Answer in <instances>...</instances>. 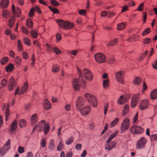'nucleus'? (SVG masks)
<instances>
[{
    "label": "nucleus",
    "mask_w": 157,
    "mask_h": 157,
    "mask_svg": "<svg viewBox=\"0 0 157 157\" xmlns=\"http://www.w3.org/2000/svg\"><path fill=\"white\" fill-rule=\"evenodd\" d=\"M78 70L79 75L78 79L76 78H74L72 83V86L75 90H78L81 86L83 89H85L86 86V82L83 80L82 72L78 68Z\"/></svg>",
    "instance_id": "obj_1"
},
{
    "label": "nucleus",
    "mask_w": 157,
    "mask_h": 157,
    "mask_svg": "<svg viewBox=\"0 0 157 157\" xmlns=\"http://www.w3.org/2000/svg\"><path fill=\"white\" fill-rule=\"evenodd\" d=\"M37 128L40 131L43 130L45 134L47 135L50 130V127L49 124L45 122L44 120H42L39 122L37 125L34 126L33 130Z\"/></svg>",
    "instance_id": "obj_2"
},
{
    "label": "nucleus",
    "mask_w": 157,
    "mask_h": 157,
    "mask_svg": "<svg viewBox=\"0 0 157 157\" xmlns=\"http://www.w3.org/2000/svg\"><path fill=\"white\" fill-rule=\"evenodd\" d=\"M84 96L86 99L89 104L92 105L93 107H96L97 106V101L94 96L88 93H85L84 94Z\"/></svg>",
    "instance_id": "obj_3"
},
{
    "label": "nucleus",
    "mask_w": 157,
    "mask_h": 157,
    "mask_svg": "<svg viewBox=\"0 0 157 157\" xmlns=\"http://www.w3.org/2000/svg\"><path fill=\"white\" fill-rule=\"evenodd\" d=\"M56 22L60 27L66 29H70L74 26L73 23L65 21L62 20H58L56 21Z\"/></svg>",
    "instance_id": "obj_4"
},
{
    "label": "nucleus",
    "mask_w": 157,
    "mask_h": 157,
    "mask_svg": "<svg viewBox=\"0 0 157 157\" xmlns=\"http://www.w3.org/2000/svg\"><path fill=\"white\" fill-rule=\"evenodd\" d=\"M28 84L26 82H25L24 85L19 89V87L17 88L15 93V95L18 94L21 95L24 94L28 89Z\"/></svg>",
    "instance_id": "obj_5"
},
{
    "label": "nucleus",
    "mask_w": 157,
    "mask_h": 157,
    "mask_svg": "<svg viewBox=\"0 0 157 157\" xmlns=\"http://www.w3.org/2000/svg\"><path fill=\"white\" fill-rule=\"evenodd\" d=\"M131 133L133 134H140L144 132V129L142 127L134 125L132 126L130 129Z\"/></svg>",
    "instance_id": "obj_6"
},
{
    "label": "nucleus",
    "mask_w": 157,
    "mask_h": 157,
    "mask_svg": "<svg viewBox=\"0 0 157 157\" xmlns=\"http://www.w3.org/2000/svg\"><path fill=\"white\" fill-rule=\"evenodd\" d=\"M147 142V140L146 138L143 137L137 142L136 144V148L137 149H141L144 148Z\"/></svg>",
    "instance_id": "obj_7"
},
{
    "label": "nucleus",
    "mask_w": 157,
    "mask_h": 157,
    "mask_svg": "<svg viewBox=\"0 0 157 157\" xmlns=\"http://www.w3.org/2000/svg\"><path fill=\"white\" fill-rule=\"evenodd\" d=\"M94 58L96 61L99 63H105L106 61V58L105 56L102 53H98L94 55Z\"/></svg>",
    "instance_id": "obj_8"
},
{
    "label": "nucleus",
    "mask_w": 157,
    "mask_h": 157,
    "mask_svg": "<svg viewBox=\"0 0 157 157\" xmlns=\"http://www.w3.org/2000/svg\"><path fill=\"white\" fill-rule=\"evenodd\" d=\"M130 126V121L127 118H125L123 121L121 127V129L122 132L126 131Z\"/></svg>",
    "instance_id": "obj_9"
},
{
    "label": "nucleus",
    "mask_w": 157,
    "mask_h": 157,
    "mask_svg": "<svg viewBox=\"0 0 157 157\" xmlns=\"http://www.w3.org/2000/svg\"><path fill=\"white\" fill-rule=\"evenodd\" d=\"M124 73L123 71H119L116 73L115 77L116 80L120 83L123 84L124 82Z\"/></svg>",
    "instance_id": "obj_10"
},
{
    "label": "nucleus",
    "mask_w": 157,
    "mask_h": 157,
    "mask_svg": "<svg viewBox=\"0 0 157 157\" xmlns=\"http://www.w3.org/2000/svg\"><path fill=\"white\" fill-rule=\"evenodd\" d=\"M10 140L9 139L2 148L1 149L0 148V151L1 153V157L3 156L10 149Z\"/></svg>",
    "instance_id": "obj_11"
},
{
    "label": "nucleus",
    "mask_w": 157,
    "mask_h": 157,
    "mask_svg": "<svg viewBox=\"0 0 157 157\" xmlns=\"http://www.w3.org/2000/svg\"><path fill=\"white\" fill-rule=\"evenodd\" d=\"M83 74L86 79L89 81H91L93 79V75L89 70L84 69L83 70Z\"/></svg>",
    "instance_id": "obj_12"
},
{
    "label": "nucleus",
    "mask_w": 157,
    "mask_h": 157,
    "mask_svg": "<svg viewBox=\"0 0 157 157\" xmlns=\"http://www.w3.org/2000/svg\"><path fill=\"white\" fill-rule=\"evenodd\" d=\"M16 86L15 81L12 77L10 78L9 83L8 85V90L9 91H12Z\"/></svg>",
    "instance_id": "obj_13"
},
{
    "label": "nucleus",
    "mask_w": 157,
    "mask_h": 157,
    "mask_svg": "<svg viewBox=\"0 0 157 157\" xmlns=\"http://www.w3.org/2000/svg\"><path fill=\"white\" fill-rule=\"evenodd\" d=\"M149 105V101L147 99L143 100L140 102L139 106V109L140 110L147 109Z\"/></svg>",
    "instance_id": "obj_14"
},
{
    "label": "nucleus",
    "mask_w": 157,
    "mask_h": 157,
    "mask_svg": "<svg viewBox=\"0 0 157 157\" xmlns=\"http://www.w3.org/2000/svg\"><path fill=\"white\" fill-rule=\"evenodd\" d=\"M106 144L105 145V150L108 151H110L115 147L117 144V143L115 141L108 142L106 141Z\"/></svg>",
    "instance_id": "obj_15"
},
{
    "label": "nucleus",
    "mask_w": 157,
    "mask_h": 157,
    "mask_svg": "<svg viewBox=\"0 0 157 157\" xmlns=\"http://www.w3.org/2000/svg\"><path fill=\"white\" fill-rule=\"evenodd\" d=\"M85 103V101L84 99L82 97H79L76 102V106L77 109L78 110H80L82 106L84 105Z\"/></svg>",
    "instance_id": "obj_16"
},
{
    "label": "nucleus",
    "mask_w": 157,
    "mask_h": 157,
    "mask_svg": "<svg viewBox=\"0 0 157 157\" xmlns=\"http://www.w3.org/2000/svg\"><path fill=\"white\" fill-rule=\"evenodd\" d=\"M9 108V106L8 104H4L2 105V110L5 111L6 120V121L8 120L9 116L10 114Z\"/></svg>",
    "instance_id": "obj_17"
},
{
    "label": "nucleus",
    "mask_w": 157,
    "mask_h": 157,
    "mask_svg": "<svg viewBox=\"0 0 157 157\" xmlns=\"http://www.w3.org/2000/svg\"><path fill=\"white\" fill-rule=\"evenodd\" d=\"M139 98V94L135 95L132 97L131 104L132 107L134 108L136 106L140 100Z\"/></svg>",
    "instance_id": "obj_18"
},
{
    "label": "nucleus",
    "mask_w": 157,
    "mask_h": 157,
    "mask_svg": "<svg viewBox=\"0 0 157 157\" xmlns=\"http://www.w3.org/2000/svg\"><path fill=\"white\" fill-rule=\"evenodd\" d=\"M79 111H80L82 115H86L89 113L91 111V107L90 106H87L81 109Z\"/></svg>",
    "instance_id": "obj_19"
},
{
    "label": "nucleus",
    "mask_w": 157,
    "mask_h": 157,
    "mask_svg": "<svg viewBox=\"0 0 157 157\" xmlns=\"http://www.w3.org/2000/svg\"><path fill=\"white\" fill-rule=\"evenodd\" d=\"M12 11L16 16L19 17L21 15V10L18 7H17L16 9H15V6L14 5H13L12 6Z\"/></svg>",
    "instance_id": "obj_20"
},
{
    "label": "nucleus",
    "mask_w": 157,
    "mask_h": 157,
    "mask_svg": "<svg viewBox=\"0 0 157 157\" xmlns=\"http://www.w3.org/2000/svg\"><path fill=\"white\" fill-rule=\"evenodd\" d=\"M38 115L36 113H35L31 117L30 122L31 124L32 125L34 124L38 121Z\"/></svg>",
    "instance_id": "obj_21"
},
{
    "label": "nucleus",
    "mask_w": 157,
    "mask_h": 157,
    "mask_svg": "<svg viewBox=\"0 0 157 157\" xmlns=\"http://www.w3.org/2000/svg\"><path fill=\"white\" fill-rule=\"evenodd\" d=\"M17 122L16 120H15L11 124L10 130V133L11 134L15 131L17 128Z\"/></svg>",
    "instance_id": "obj_22"
},
{
    "label": "nucleus",
    "mask_w": 157,
    "mask_h": 157,
    "mask_svg": "<svg viewBox=\"0 0 157 157\" xmlns=\"http://www.w3.org/2000/svg\"><path fill=\"white\" fill-rule=\"evenodd\" d=\"M43 106L45 109L48 110L51 108V104L47 99H46L43 103Z\"/></svg>",
    "instance_id": "obj_23"
},
{
    "label": "nucleus",
    "mask_w": 157,
    "mask_h": 157,
    "mask_svg": "<svg viewBox=\"0 0 157 157\" xmlns=\"http://www.w3.org/2000/svg\"><path fill=\"white\" fill-rule=\"evenodd\" d=\"M64 145L63 143L62 138H60L57 147V150L58 151H61L64 148Z\"/></svg>",
    "instance_id": "obj_24"
},
{
    "label": "nucleus",
    "mask_w": 157,
    "mask_h": 157,
    "mask_svg": "<svg viewBox=\"0 0 157 157\" xmlns=\"http://www.w3.org/2000/svg\"><path fill=\"white\" fill-rule=\"evenodd\" d=\"M151 98L155 100L157 98V89L152 90L150 93Z\"/></svg>",
    "instance_id": "obj_25"
},
{
    "label": "nucleus",
    "mask_w": 157,
    "mask_h": 157,
    "mask_svg": "<svg viewBox=\"0 0 157 157\" xmlns=\"http://www.w3.org/2000/svg\"><path fill=\"white\" fill-rule=\"evenodd\" d=\"M56 147L55 140L52 139L51 140L48 144V147L49 149L54 150Z\"/></svg>",
    "instance_id": "obj_26"
},
{
    "label": "nucleus",
    "mask_w": 157,
    "mask_h": 157,
    "mask_svg": "<svg viewBox=\"0 0 157 157\" xmlns=\"http://www.w3.org/2000/svg\"><path fill=\"white\" fill-rule=\"evenodd\" d=\"M127 101L126 98L121 95L117 100V102L119 105H122L125 103Z\"/></svg>",
    "instance_id": "obj_27"
},
{
    "label": "nucleus",
    "mask_w": 157,
    "mask_h": 157,
    "mask_svg": "<svg viewBox=\"0 0 157 157\" xmlns=\"http://www.w3.org/2000/svg\"><path fill=\"white\" fill-rule=\"evenodd\" d=\"M26 26L29 29H32L33 26V23L31 19L28 18L26 21Z\"/></svg>",
    "instance_id": "obj_28"
},
{
    "label": "nucleus",
    "mask_w": 157,
    "mask_h": 157,
    "mask_svg": "<svg viewBox=\"0 0 157 157\" xmlns=\"http://www.w3.org/2000/svg\"><path fill=\"white\" fill-rule=\"evenodd\" d=\"M9 3V0H2L0 6L2 8L6 7Z\"/></svg>",
    "instance_id": "obj_29"
},
{
    "label": "nucleus",
    "mask_w": 157,
    "mask_h": 157,
    "mask_svg": "<svg viewBox=\"0 0 157 157\" xmlns=\"http://www.w3.org/2000/svg\"><path fill=\"white\" fill-rule=\"evenodd\" d=\"M117 43V39H115L111 40L106 44L108 47L113 46L116 45Z\"/></svg>",
    "instance_id": "obj_30"
},
{
    "label": "nucleus",
    "mask_w": 157,
    "mask_h": 157,
    "mask_svg": "<svg viewBox=\"0 0 157 157\" xmlns=\"http://www.w3.org/2000/svg\"><path fill=\"white\" fill-rule=\"evenodd\" d=\"M126 25V23H121L117 25V29L119 30H123L124 29Z\"/></svg>",
    "instance_id": "obj_31"
},
{
    "label": "nucleus",
    "mask_w": 157,
    "mask_h": 157,
    "mask_svg": "<svg viewBox=\"0 0 157 157\" xmlns=\"http://www.w3.org/2000/svg\"><path fill=\"white\" fill-rule=\"evenodd\" d=\"M60 67L58 65L54 64L52 67V71L53 73H57L59 71Z\"/></svg>",
    "instance_id": "obj_32"
},
{
    "label": "nucleus",
    "mask_w": 157,
    "mask_h": 157,
    "mask_svg": "<svg viewBox=\"0 0 157 157\" xmlns=\"http://www.w3.org/2000/svg\"><path fill=\"white\" fill-rule=\"evenodd\" d=\"M22 59L21 57L17 56L15 59L14 61L17 66H19L21 62Z\"/></svg>",
    "instance_id": "obj_33"
},
{
    "label": "nucleus",
    "mask_w": 157,
    "mask_h": 157,
    "mask_svg": "<svg viewBox=\"0 0 157 157\" xmlns=\"http://www.w3.org/2000/svg\"><path fill=\"white\" fill-rule=\"evenodd\" d=\"M109 79H106L103 81V85L104 89H108L109 87Z\"/></svg>",
    "instance_id": "obj_34"
},
{
    "label": "nucleus",
    "mask_w": 157,
    "mask_h": 157,
    "mask_svg": "<svg viewBox=\"0 0 157 157\" xmlns=\"http://www.w3.org/2000/svg\"><path fill=\"white\" fill-rule=\"evenodd\" d=\"M15 21V18L14 16L10 17L9 22V25L10 28L13 27Z\"/></svg>",
    "instance_id": "obj_35"
},
{
    "label": "nucleus",
    "mask_w": 157,
    "mask_h": 157,
    "mask_svg": "<svg viewBox=\"0 0 157 157\" xmlns=\"http://www.w3.org/2000/svg\"><path fill=\"white\" fill-rule=\"evenodd\" d=\"M19 127L21 128L25 127L26 125V122L24 119H21L19 121Z\"/></svg>",
    "instance_id": "obj_36"
},
{
    "label": "nucleus",
    "mask_w": 157,
    "mask_h": 157,
    "mask_svg": "<svg viewBox=\"0 0 157 157\" xmlns=\"http://www.w3.org/2000/svg\"><path fill=\"white\" fill-rule=\"evenodd\" d=\"M2 15L4 17L7 18L10 16V11L5 10L2 12Z\"/></svg>",
    "instance_id": "obj_37"
},
{
    "label": "nucleus",
    "mask_w": 157,
    "mask_h": 157,
    "mask_svg": "<svg viewBox=\"0 0 157 157\" xmlns=\"http://www.w3.org/2000/svg\"><path fill=\"white\" fill-rule=\"evenodd\" d=\"M117 131H116L113 133L110 136L108 140H107L106 141H107L108 142H111V141L113 139L117 136Z\"/></svg>",
    "instance_id": "obj_38"
},
{
    "label": "nucleus",
    "mask_w": 157,
    "mask_h": 157,
    "mask_svg": "<svg viewBox=\"0 0 157 157\" xmlns=\"http://www.w3.org/2000/svg\"><path fill=\"white\" fill-rule=\"evenodd\" d=\"M129 106L127 105H126L124 108L122 112L123 116H125L126 114L129 111Z\"/></svg>",
    "instance_id": "obj_39"
},
{
    "label": "nucleus",
    "mask_w": 157,
    "mask_h": 157,
    "mask_svg": "<svg viewBox=\"0 0 157 157\" xmlns=\"http://www.w3.org/2000/svg\"><path fill=\"white\" fill-rule=\"evenodd\" d=\"M13 65L12 64H10L6 67V70L8 72H9L13 70Z\"/></svg>",
    "instance_id": "obj_40"
},
{
    "label": "nucleus",
    "mask_w": 157,
    "mask_h": 157,
    "mask_svg": "<svg viewBox=\"0 0 157 157\" xmlns=\"http://www.w3.org/2000/svg\"><path fill=\"white\" fill-rule=\"evenodd\" d=\"M119 121V119L118 118H116L110 124V127H112L117 125Z\"/></svg>",
    "instance_id": "obj_41"
},
{
    "label": "nucleus",
    "mask_w": 157,
    "mask_h": 157,
    "mask_svg": "<svg viewBox=\"0 0 157 157\" xmlns=\"http://www.w3.org/2000/svg\"><path fill=\"white\" fill-rule=\"evenodd\" d=\"M141 82V80L140 78L139 77H136L133 81V83L136 85H139Z\"/></svg>",
    "instance_id": "obj_42"
},
{
    "label": "nucleus",
    "mask_w": 157,
    "mask_h": 157,
    "mask_svg": "<svg viewBox=\"0 0 157 157\" xmlns=\"http://www.w3.org/2000/svg\"><path fill=\"white\" fill-rule=\"evenodd\" d=\"M31 36L34 38H36L38 36V34L37 32L34 30H32L30 31Z\"/></svg>",
    "instance_id": "obj_43"
},
{
    "label": "nucleus",
    "mask_w": 157,
    "mask_h": 157,
    "mask_svg": "<svg viewBox=\"0 0 157 157\" xmlns=\"http://www.w3.org/2000/svg\"><path fill=\"white\" fill-rule=\"evenodd\" d=\"M74 141L73 138L70 137L66 141L65 144L67 145H69L71 144Z\"/></svg>",
    "instance_id": "obj_44"
},
{
    "label": "nucleus",
    "mask_w": 157,
    "mask_h": 157,
    "mask_svg": "<svg viewBox=\"0 0 157 157\" xmlns=\"http://www.w3.org/2000/svg\"><path fill=\"white\" fill-rule=\"evenodd\" d=\"M17 48L18 51H22L23 50V46L21 41L18 40L17 41Z\"/></svg>",
    "instance_id": "obj_45"
},
{
    "label": "nucleus",
    "mask_w": 157,
    "mask_h": 157,
    "mask_svg": "<svg viewBox=\"0 0 157 157\" xmlns=\"http://www.w3.org/2000/svg\"><path fill=\"white\" fill-rule=\"evenodd\" d=\"M9 58L7 57H4L1 59V63L2 65H4L7 62Z\"/></svg>",
    "instance_id": "obj_46"
},
{
    "label": "nucleus",
    "mask_w": 157,
    "mask_h": 157,
    "mask_svg": "<svg viewBox=\"0 0 157 157\" xmlns=\"http://www.w3.org/2000/svg\"><path fill=\"white\" fill-rule=\"evenodd\" d=\"M23 41L24 43L30 46L31 45V41L30 40L27 38H24L23 39Z\"/></svg>",
    "instance_id": "obj_47"
},
{
    "label": "nucleus",
    "mask_w": 157,
    "mask_h": 157,
    "mask_svg": "<svg viewBox=\"0 0 157 157\" xmlns=\"http://www.w3.org/2000/svg\"><path fill=\"white\" fill-rule=\"evenodd\" d=\"M48 8L52 12L54 13H59V11L56 8H52L51 6H48Z\"/></svg>",
    "instance_id": "obj_48"
},
{
    "label": "nucleus",
    "mask_w": 157,
    "mask_h": 157,
    "mask_svg": "<svg viewBox=\"0 0 157 157\" xmlns=\"http://www.w3.org/2000/svg\"><path fill=\"white\" fill-rule=\"evenodd\" d=\"M151 31V30L149 28H147L144 30L142 33V35L143 36L146 35L149 33Z\"/></svg>",
    "instance_id": "obj_49"
},
{
    "label": "nucleus",
    "mask_w": 157,
    "mask_h": 157,
    "mask_svg": "<svg viewBox=\"0 0 157 157\" xmlns=\"http://www.w3.org/2000/svg\"><path fill=\"white\" fill-rule=\"evenodd\" d=\"M50 3L52 5L55 6H57L60 5V4L55 0H51Z\"/></svg>",
    "instance_id": "obj_50"
},
{
    "label": "nucleus",
    "mask_w": 157,
    "mask_h": 157,
    "mask_svg": "<svg viewBox=\"0 0 157 157\" xmlns=\"http://www.w3.org/2000/svg\"><path fill=\"white\" fill-rule=\"evenodd\" d=\"M78 52V51L76 50H73L68 51L69 53L74 56H76Z\"/></svg>",
    "instance_id": "obj_51"
},
{
    "label": "nucleus",
    "mask_w": 157,
    "mask_h": 157,
    "mask_svg": "<svg viewBox=\"0 0 157 157\" xmlns=\"http://www.w3.org/2000/svg\"><path fill=\"white\" fill-rule=\"evenodd\" d=\"M86 10H85L82 9L78 11V13L80 15L85 16L86 14Z\"/></svg>",
    "instance_id": "obj_52"
},
{
    "label": "nucleus",
    "mask_w": 157,
    "mask_h": 157,
    "mask_svg": "<svg viewBox=\"0 0 157 157\" xmlns=\"http://www.w3.org/2000/svg\"><path fill=\"white\" fill-rule=\"evenodd\" d=\"M144 3H142L140 4L138 6V8L136 9L137 11H142L144 9Z\"/></svg>",
    "instance_id": "obj_53"
},
{
    "label": "nucleus",
    "mask_w": 157,
    "mask_h": 157,
    "mask_svg": "<svg viewBox=\"0 0 157 157\" xmlns=\"http://www.w3.org/2000/svg\"><path fill=\"white\" fill-rule=\"evenodd\" d=\"M56 54H59L61 53V51L56 47H54L53 50Z\"/></svg>",
    "instance_id": "obj_54"
},
{
    "label": "nucleus",
    "mask_w": 157,
    "mask_h": 157,
    "mask_svg": "<svg viewBox=\"0 0 157 157\" xmlns=\"http://www.w3.org/2000/svg\"><path fill=\"white\" fill-rule=\"evenodd\" d=\"M35 12V8H32L30 10V11L29 13V17H32L34 14Z\"/></svg>",
    "instance_id": "obj_55"
},
{
    "label": "nucleus",
    "mask_w": 157,
    "mask_h": 157,
    "mask_svg": "<svg viewBox=\"0 0 157 157\" xmlns=\"http://www.w3.org/2000/svg\"><path fill=\"white\" fill-rule=\"evenodd\" d=\"M109 107V105L108 104V103H105L104 105V113L105 115L106 114Z\"/></svg>",
    "instance_id": "obj_56"
},
{
    "label": "nucleus",
    "mask_w": 157,
    "mask_h": 157,
    "mask_svg": "<svg viewBox=\"0 0 157 157\" xmlns=\"http://www.w3.org/2000/svg\"><path fill=\"white\" fill-rule=\"evenodd\" d=\"M18 151L19 153H22L25 152V149L21 146H19Z\"/></svg>",
    "instance_id": "obj_57"
},
{
    "label": "nucleus",
    "mask_w": 157,
    "mask_h": 157,
    "mask_svg": "<svg viewBox=\"0 0 157 157\" xmlns=\"http://www.w3.org/2000/svg\"><path fill=\"white\" fill-rule=\"evenodd\" d=\"M41 146L42 147H45L46 144V140L45 139H43L41 142Z\"/></svg>",
    "instance_id": "obj_58"
},
{
    "label": "nucleus",
    "mask_w": 157,
    "mask_h": 157,
    "mask_svg": "<svg viewBox=\"0 0 157 157\" xmlns=\"http://www.w3.org/2000/svg\"><path fill=\"white\" fill-rule=\"evenodd\" d=\"M138 113H137L133 118L132 122L133 124H135L137 121L138 118Z\"/></svg>",
    "instance_id": "obj_59"
},
{
    "label": "nucleus",
    "mask_w": 157,
    "mask_h": 157,
    "mask_svg": "<svg viewBox=\"0 0 157 157\" xmlns=\"http://www.w3.org/2000/svg\"><path fill=\"white\" fill-rule=\"evenodd\" d=\"M46 45L47 47V50L48 51L51 52L53 50V48H54V47H52L48 44H47Z\"/></svg>",
    "instance_id": "obj_60"
},
{
    "label": "nucleus",
    "mask_w": 157,
    "mask_h": 157,
    "mask_svg": "<svg viewBox=\"0 0 157 157\" xmlns=\"http://www.w3.org/2000/svg\"><path fill=\"white\" fill-rule=\"evenodd\" d=\"M56 37L57 41L58 42L61 40L62 36L60 34L58 33L56 35Z\"/></svg>",
    "instance_id": "obj_61"
},
{
    "label": "nucleus",
    "mask_w": 157,
    "mask_h": 157,
    "mask_svg": "<svg viewBox=\"0 0 157 157\" xmlns=\"http://www.w3.org/2000/svg\"><path fill=\"white\" fill-rule=\"evenodd\" d=\"M7 83V80L5 78H3L1 82V85L2 86H5Z\"/></svg>",
    "instance_id": "obj_62"
},
{
    "label": "nucleus",
    "mask_w": 157,
    "mask_h": 157,
    "mask_svg": "<svg viewBox=\"0 0 157 157\" xmlns=\"http://www.w3.org/2000/svg\"><path fill=\"white\" fill-rule=\"evenodd\" d=\"M151 139L152 141L157 140V134L152 135L151 136Z\"/></svg>",
    "instance_id": "obj_63"
},
{
    "label": "nucleus",
    "mask_w": 157,
    "mask_h": 157,
    "mask_svg": "<svg viewBox=\"0 0 157 157\" xmlns=\"http://www.w3.org/2000/svg\"><path fill=\"white\" fill-rule=\"evenodd\" d=\"M33 154L31 151L28 152L26 155V157H33Z\"/></svg>",
    "instance_id": "obj_64"
}]
</instances>
